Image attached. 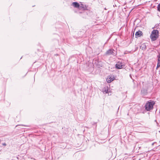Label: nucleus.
<instances>
[{
  "label": "nucleus",
  "instance_id": "nucleus-1",
  "mask_svg": "<svg viewBox=\"0 0 160 160\" xmlns=\"http://www.w3.org/2000/svg\"><path fill=\"white\" fill-rule=\"evenodd\" d=\"M158 36V31L157 30H153L151 35L150 38L152 41L156 40Z\"/></svg>",
  "mask_w": 160,
  "mask_h": 160
},
{
  "label": "nucleus",
  "instance_id": "nucleus-2",
  "mask_svg": "<svg viewBox=\"0 0 160 160\" xmlns=\"http://www.w3.org/2000/svg\"><path fill=\"white\" fill-rule=\"evenodd\" d=\"M154 104V102H151L147 103L145 106L146 109L147 111H149L150 110L152 109Z\"/></svg>",
  "mask_w": 160,
  "mask_h": 160
},
{
  "label": "nucleus",
  "instance_id": "nucleus-3",
  "mask_svg": "<svg viewBox=\"0 0 160 160\" xmlns=\"http://www.w3.org/2000/svg\"><path fill=\"white\" fill-rule=\"evenodd\" d=\"M116 52L113 49H110L108 50L106 52V54L108 55L112 54L114 56L116 55Z\"/></svg>",
  "mask_w": 160,
  "mask_h": 160
},
{
  "label": "nucleus",
  "instance_id": "nucleus-4",
  "mask_svg": "<svg viewBox=\"0 0 160 160\" xmlns=\"http://www.w3.org/2000/svg\"><path fill=\"white\" fill-rule=\"evenodd\" d=\"M124 67V65L120 62H118L116 64V67L118 69H121Z\"/></svg>",
  "mask_w": 160,
  "mask_h": 160
},
{
  "label": "nucleus",
  "instance_id": "nucleus-5",
  "mask_svg": "<svg viewBox=\"0 0 160 160\" xmlns=\"http://www.w3.org/2000/svg\"><path fill=\"white\" fill-rule=\"evenodd\" d=\"M115 78L112 75L108 76L107 78V81L108 83H110L113 81Z\"/></svg>",
  "mask_w": 160,
  "mask_h": 160
},
{
  "label": "nucleus",
  "instance_id": "nucleus-6",
  "mask_svg": "<svg viewBox=\"0 0 160 160\" xmlns=\"http://www.w3.org/2000/svg\"><path fill=\"white\" fill-rule=\"evenodd\" d=\"M142 35V32L140 31H138L136 32L135 33V37L136 38H138L141 37Z\"/></svg>",
  "mask_w": 160,
  "mask_h": 160
},
{
  "label": "nucleus",
  "instance_id": "nucleus-7",
  "mask_svg": "<svg viewBox=\"0 0 160 160\" xmlns=\"http://www.w3.org/2000/svg\"><path fill=\"white\" fill-rule=\"evenodd\" d=\"M79 8L80 9H83L85 10L87 9V7L86 5L81 3L80 5H79Z\"/></svg>",
  "mask_w": 160,
  "mask_h": 160
},
{
  "label": "nucleus",
  "instance_id": "nucleus-8",
  "mask_svg": "<svg viewBox=\"0 0 160 160\" xmlns=\"http://www.w3.org/2000/svg\"><path fill=\"white\" fill-rule=\"evenodd\" d=\"M72 5L75 8H79V5L77 2H73L72 3Z\"/></svg>",
  "mask_w": 160,
  "mask_h": 160
},
{
  "label": "nucleus",
  "instance_id": "nucleus-9",
  "mask_svg": "<svg viewBox=\"0 0 160 160\" xmlns=\"http://www.w3.org/2000/svg\"><path fill=\"white\" fill-rule=\"evenodd\" d=\"M146 47L144 44H142L140 47V48L142 50H145L146 49Z\"/></svg>",
  "mask_w": 160,
  "mask_h": 160
},
{
  "label": "nucleus",
  "instance_id": "nucleus-10",
  "mask_svg": "<svg viewBox=\"0 0 160 160\" xmlns=\"http://www.w3.org/2000/svg\"><path fill=\"white\" fill-rule=\"evenodd\" d=\"M157 8L158 10L160 12V3L158 5Z\"/></svg>",
  "mask_w": 160,
  "mask_h": 160
},
{
  "label": "nucleus",
  "instance_id": "nucleus-11",
  "mask_svg": "<svg viewBox=\"0 0 160 160\" xmlns=\"http://www.w3.org/2000/svg\"><path fill=\"white\" fill-rule=\"evenodd\" d=\"M160 66V62H158L157 63V68H159Z\"/></svg>",
  "mask_w": 160,
  "mask_h": 160
},
{
  "label": "nucleus",
  "instance_id": "nucleus-12",
  "mask_svg": "<svg viewBox=\"0 0 160 160\" xmlns=\"http://www.w3.org/2000/svg\"><path fill=\"white\" fill-rule=\"evenodd\" d=\"M104 92L105 93H108V94H109V90H108V89L107 90H105Z\"/></svg>",
  "mask_w": 160,
  "mask_h": 160
},
{
  "label": "nucleus",
  "instance_id": "nucleus-13",
  "mask_svg": "<svg viewBox=\"0 0 160 160\" xmlns=\"http://www.w3.org/2000/svg\"><path fill=\"white\" fill-rule=\"evenodd\" d=\"M158 62H160V55H159L158 57Z\"/></svg>",
  "mask_w": 160,
  "mask_h": 160
},
{
  "label": "nucleus",
  "instance_id": "nucleus-14",
  "mask_svg": "<svg viewBox=\"0 0 160 160\" xmlns=\"http://www.w3.org/2000/svg\"><path fill=\"white\" fill-rule=\"evenodd\" d=\"M2 145L4 146H5L6 145V144L5 143H4L2 144Z\"/></svg>",
  "mask_w": 160,
  "mask_h": 160
}]
</instances>
